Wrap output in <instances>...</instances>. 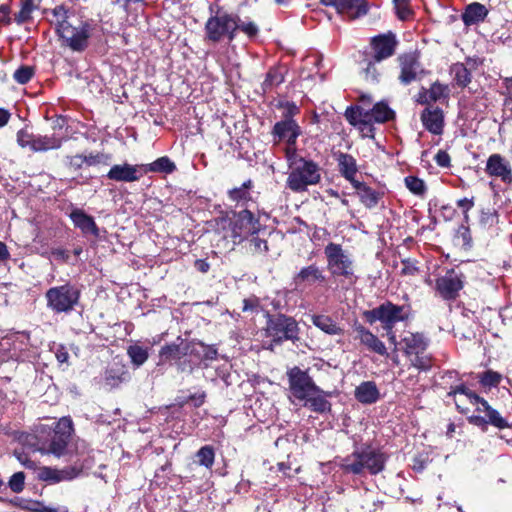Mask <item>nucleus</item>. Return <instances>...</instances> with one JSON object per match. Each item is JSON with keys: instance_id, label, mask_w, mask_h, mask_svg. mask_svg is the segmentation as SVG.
I'll use <instances>...</instances> for the list:
<instances>
[{"instance_id": "9", "label": "nucleus", "mask_w": 512, "mask_h": 512, "mask_svg": "<svg viewBox=\"0 0 512 512\" xmlns=\"http://www.w3.org/2000/svg\"><path fill=\"white\" fill-rule=\"evenodd\" d=\"M80 290L71 283L49 288L45 293L47 307L54 313H69L78 304Z\"/></svg>"}, {"instance_id": "2", "label": "nucleus", "mask_w": 512, "mask_h": 512, "mask_svg": "<svg viewBox=\"0 0 512 512\" xmlns=\"http://www.w3.org/2000/svg\"><path fill=\"white\" fill-rule=\"evenodd\" d=\"M386 463V456L379 449L366 446L354 450L350 455L342 459L341 469L349 474L363 475L369 473L376 475L383 471Z\"/></svg>"}, {"instance_id": "10", "label": "nucleus", "mask_w": 512, "mask_h": 512, "mask_svg": "<svg viewBox=\"0 0 512 512\" xmlns=\"http://www.w3.org/2000/svg\"><path fill=\"white\" fill-rule=\"evenodd\" d=\"M75 455L72 459L67 457V461L71 462L70 466L58 469L59 482L71 481L79 477L85 469H90L93 465L92 450L84 440L75 441Z\"/></svg>"}, {"instance_id": "13", "label": "nucleus", "mask_w": 512, "mask_h": 512, "mask_svg": "<svg viewBox=\"0 0 512 512\" xmlns=\"http://www.w3.org/2000/svg\"><path fill=\"white\" fill-rule=\"evenodd\" d=\"M93 26L88 21H80L79 25L67 29L58 38L62 45L68 47L74 52H83L89 46V38L92 35Z\"/></svg>"}, {"instance_id": "60", "label": "nucleus", "mask_w": 512, "mask_h": 512, "mask_svg": "<svg viewBox=\"0 0 512 512\" xmlns=\"http://www.w3.org/2000/svg\"><path fill=\"white\" fill-rule=\"evenodd\" d=\"M285 156L288 162L289 169H292V166L294 165L292 163L296 162L297 160H306L305 158L297 155L296 144L286 146Z\"/></svg>"}, {"instance_id": "58", "label": "nucleus", "mask_w": 512, "mask_h": 512, "mask_svg": "<svg viewBox=\"0 0 512 512\" xmlns=\"http://www.w3.org/2000/svg\"><path fill=\"white\" fill-rule=\"evenodd\" d=\"M356 127L359 129L363 137H374L373 121L369 118V116L366 119H364L361 123H359Z\"/></svg>"}, {"instance_id": "34", "label": "nucleus", "mask_w": 512, "mask_h": 512, "mask_svg": "<svg viewBox=\"0 0 512 512\" xmlns=\"http://www.w3.org/2000/svg\"><path fill=\"white\" fill-rule=\"evenodd\" d=\"M252 181L249 179L245 181L240 187H235L228 191V198L230 201L236 203L238 206H245L249 201H252L250 189L252 188Z\"/></svg>"}, {"instance_id": "17", "label": "nucleus", "mask_w": 512, "mask_h": 512, "mask_svg": "<svg viewBox=\"0 0 512 512\" xmlns=\"http://www.w3.org/2000/svg\"><path fill=\"white\" fill-rule=\"evenodd\" d=\"M320 2L352 19L359 18L368 12L366 0H320Z\"/></svg>"}, {"instance_id": "30", "label": "nucleus", "mask_w": 512, "mask_h": 512, "mask_svg": "<svg viewBox=\"0 0 512 512\" xmlns=\"http://www.w3.org/2000/svg\"><path fill=\"white\" fill-rule=\"evenodd\" d=\"M487 15L488 9L485 7V5L478 2H473L466 6L461 18L466 26H472L484 21Z\"/></svg>"}, {"instance_id": "5", "label": "nucleus", "mask_w": 512, "mask_h": 512, "mask_svg": "<svg viewBox=\"0 0 512 512\" xmlns=\"http://www.w3.org/2000/svg\"><path fill=\"white\" fill-rule=\"evenodd\" d=\"M217 225L226 231L224 237H231L239 242L260 230L259 219L248 209L233 212L231 218H219Z\"/></svg>"}, {"instance_id": "36", "label": "nucleus", "mask_w": 512, "mask_h": 512, "mask_svg": "<svg viewBox=\"0 0 512 512\" xmlns=\"http://www.w3.org/2000/svg\"><path fill=\"white\" fill-rule=\"evenodd\" d=\"M369 118L375 123H385L395 117V112L385 102L376 103L371 110H367Z\"/></svg>"}, {"instance_id": "59", "label": "nucleus", "mask_w": 512, "mask_h": 512, "mask_svg": "<svg viewBox=\"0 0 512 512\" xmlns=\"http://www.w3.org/2000/svg\"><path fill=\"white\" fill-rule=\"evenodd\" d=\"M401 274L413 276L418 273V267L416 266V261L412 259H403L401 261Z\"/></svg>"}, {"instance_id": "28", "label": "nucleus", "mask_w": 512, "mask_h": 512, "mask_svg": "<svg viewBox=\"0 0 512 512\" xmlns=\"http://www.w3.org/2000/svg\"><path fill=\"white\" fill-rule=\"evenodd\" d=\"M329 396L330 393L325 392L320 388L319 392H313L302 402H304V406L308 407L311 411L324 414L331 411V403L327 400V397Z\"/></svg>"}, {"instance_id": "11", "label": "nucleus", "mask_w": 512, "mask_h": 512, "mask_svg": "<svg viewBox=\"0 0 512 512\" xmlns=\"http://www.w3.org/2000/svg\"><path fill=\"white\" fill-rule=\"evenodd\" d=\"M237 25L233 14L223 13L208 18L205 24L206 37L209 41L217 43L223 38L229 42L235 39Z\"/></svg>"}, {"instance_id": "56", "label": "nucleus", "mask_w": 512, "mask_h": 512, "mask_svg": "<svg viewBox=\"0 0 512 512\" xmlns=\"http://www.w3.org/2000/svg\"><path fill=\"white\" fill-rule=\"evenodd\" d=\"M378 62H376L373 58L367 64V67L364 69L365 79L372 82L377 83L380 78V72L376 66Z\"/></svg>"}, {"instance_id": "33", "label": "nucleus", "mask_w": 512, "mask_h": 512, "mask_svg": "<svg viewBox=\"0 0 512 512\" xmlns=\"http://www.w3.org/2000/svg\"><path fill=\"white\" fill-rule=\"evenodd\" d=\"M352 186L356 189L362 204L367 208H373L378 204L380 200L379 192L360 181L355 182Z\"/></svg>"}, {"instance_id": "57", "label": "nucleus", "mask_w": 512, "mask_h": 512, "mask_svg": "<svg viewBox=\"0 0 512 512\" xmlns=\"http://www.w3.org/2000/svg\"><path fill=\"white\" fill-rule=\"evenodd\" d=\"M25 474L23 472H16L9 480V487L15 493H20L24 489Z\"/></svg>"}, {"instance_id": "6", "label": "nucleus", "mask_w": 512, "mask_h": 512, "mask_svg": "<svg viewBox=\"0 0 512 512\" xmlns=\"http://www.w3.org/2000/svg\"><path fill=\"white\" fill-rule=\"evenodd\" d=\"M286 180V187L295 193L305 192L311 185H316L321 180L320 168L312 160H297Z\"/></svg>"}, {"instance_id": "47", "label": "nucleus", "mask_w": 512, "mask_h": 512, "mask_svg": "<svg viewBox=\"0 0 512 512\" xmlns=\"http://www.w3.org/2000/svg\"><path fill=\"white\" fill-rule=\"evenodd\" d=\"M234 20L236 22V25H237V30H240L241 32H243L244 34H246L249 38H254L257 36L258 32H259V28L258 26L252 22V21H241V19L237 16V15H234Z\"/></svg>"}, {"instance_id": "4", "label": "nucleus", "mask_w": 512, "mask_h": 512, "mask_svg": "<svg viewBox=\"0 0 512 512\" xmlns=\"http://www.w3.org/2000/svg\"><path fill=\"white\" fill-rule=\"evenodd\" d=\"M74 432L72 420L68 417H62L56 423L49 438L43 442V448L48 454L57 458L75 455V442L70 445L72 434Z\"/></svg>"}, {"instance_id": "45", "label": "nucleus", "mask_w": 512, "mask_h": 512, "mask_svg": "<svg viewBox=\"0 0 512 512\" xmlns=\"http://www.w3.org/2000/svg\"><path fill=\"white\" fill-rule=\"evenodd\" d=\"M35 75V67L30 65H21L13 73V79L18 84L28 83Z\"/></svg>"}, {"instance_id": "1", "label": "nucleus", "mask_w": 512, "mask_h": 512, "mask_svg": "<svg viewBox=\"0 0 512 512\" xmlns=\"http://www.w3.org/2000/svg\"><path fill=\"white\" fill-rule=\"evenodd\" d=\"M448 396L454 397V402L461 413H466L468 409L462 407L463 400L461 397H465L469 403L476 407V411L484 413V416L481 415H472L468 418L469 423L481 427L483 430L486 429L488 424L498 428L504 429L507 428L508 422L499 414L498 411L493 409L488 402L477 395L475 392L470 390L464 384L457 385L451 388V391L448 393Z\"/></svg>"}, {"instance_id": "53", "label": "nucleus", "mask_w": 512, "mask_h": 512, "mask_svg": "<svg viewBox=\"0 0 512 512\" xmlns=\"http://www.w3.org/2000/svg\"><path fill=\"white\" fill-rule=\"evenodd\" d=\"M501 379V374L492 370L484 372L479 377V381L484 387H496L500 383Z\"/></svg>"}, {"instance_id": "42", "label": "nucleus", "mask_w": 512, "mask_h": 512, "mask_svg": "<svg viewBox=\"0 0 512 512\" xmlns=\"http://www.w3.org/2000/svg\"><path fill=\"white\" fill-rule=\"evenodd\" d=\"M344 115L347 121L355 127L368 117L367 110L360 106L347 107Z\"/></svg>"}, {"instance_id": "38", "label": "nucleus", "mask_w": 512, "mask_h": 512, "mask_svg": "<svg viewBox=\"0 0 512 512\" xmlns=\"http://www.w3.org/2000/svg\"><path fill=\"white\" fill-rule=\"evenodd\" d=\"M83 154L85 157L86 167L109 166L113 160L112 155L105 151H90Z\"/></svg>"}, {"instance_id": "37", "label": "nucleus", "mask_w": 512, "mask_h": 512, "mask_svg": "<svg viewBox=\"0 0 512 512\" xmlns=\"http://www.w3.org/2000/svg\"><path fill=\"white\" fill-rule=\"evenodd\" d=\"M312 323L321 331L328 335H342L343 329L339 327L336 322L327 315H313Z\"/></svg>"}, {"instance_id": "29", "label": "nucleus", "mask_w": 512, "mask_h": 512, "mask_svg": "<svg viewBox=\"0 0 512 512\" xmlns=\"http://www.w3.org/2000/svg\"><path fill=\"white\" fill-rule=\"evenodd\" d=\"M403 352L407 357H412L413 354L424 353L428 346L427 339L420 333H411L405 336L402 341Z\"/></svg>"}, {"instance_id": "8", "label": "nucleus", "mask_w": 512, "mask_h": 512, "mask_svg": "<svg viewBox=\"0 0 512 512\" xmlns=\"http://www.w3.org/2000/svg\"><path fill=\"white\" fill-rule=\"evenodd\" d=\"M410 316V306L396 305L386 301L378 307L363 312V317L369 324L379 321L383 329H394L398 322L405 321Z\"/></svg>"}, {"instance_id": "52", "label": "nucleus", "mask_w": 512, "mask_h": 512, "mask_svg": "<svg viewBox=\"0 0 512 512\" xmlns=\"http://www.w3.org/2000/svg\"><path fill=\"white\" fill-rule=\"evenodd\" d=\"M498 222V214L495 209L482 210L479 223L483 228L493 227Z\"/></svg>"}, {"instance_id": "55", "label": "nucleus", "mask_w": 512, "mask_h": 512, "mask_svg": "<svg viewBox=\"0 0 512 512\" xmlns=\"http://www.w3.org/2000/svg\"><path fill=\"white\" fill-rule=\"evenodd\" d=\"M35 134L29 132L28 129L22 128L17 132V143L22 148L29 147L32 149Z\"/></svg>"}, {"instance_id": "31", "label": "nucleus", "mask_w": 512, "mask_h": 512, "mask_svg": "<svg viewBox=\"0 0 512 512\" xmlns=\"http://www.w3.org/2000/svg\"><path fill=\"white\" fill-rule=\"evenodd\" d=\"M288 69L284 65H276L271 67L265 77V80L262 83V89L264 92H268L273 88L282 84L285 80V75L287 74Z\"/></svg>"}, {"instance_id": "44", "label": "nucleus", "mask_w": 512, "mask_h": 512, "mask_svg": "<svg viewBox=\"0 0 512 512\" xmlns=\"http://www.w3.org/2000/svg\"><path fill=\"white\" fill-rule=\"evenodd\" d=\"M149 357V349L139 345H130V360L134 366H141Z\"/></svg>"}, {"instance_id": "43", "label": "nucleus", "mask_w": 512, "mask_h": 512, "mask_svg": "<svg viewBox=\"0 0 512 512\" xmlns=\"http://www.w3.org/2000/svg\"><path fill=\"white\" fill-rule=\"evenodd\" d=\"M407 189L416 196L424 197L427 191L425 182L415 176H407L404 179Z\"/></svg>"}, {"instance_id": "18", "label": "nucleus", "mask_w": 512, "mask_h": 512, "mask_svg": "<svg viewBox=\"0 0 512 512\" xmlns=\"http://www.w3.org/2000/svg\"><path fill=\"white\" fill-rule=\"evenodd\" d=\"M400 65L399 81L403 85H408L420 78L424 72L416 54L407 53L399 56Z\"/></svg>"}, {"instance_id": "41", "label": "nucleus", "mask_w": 512, "mask_h": 512, "mask_svg": "<svg viewBox=\"0 0 512 512\" xmlns=\"http://www.w3.org/2000/svg\"><path fill=\"white\" fill-rule=\"evenodd\" d=\"M198 464L211 469L215 461V451L210 445L201 447L196 453Z\"/></svg>"}, {"instance_id": "46", "label": "nucleus", "mask_w": 512, "mask_h": 512, "mask_svg": "<svg viewBox=\"0 0 512 512\" xmlns=\"http://www.w3.org/2000/svg\"><path fill=\"white\" fill-rule=\"evenodd\" d=\"M174 169L175 164L168 157H160L148 165V170L153 172L171 173Z\"/></svg>"}, {"instance_id": "48", "label": "nucleus", "mask_w": 512, "mask_h": 512, "mask_svg": "<svg viewBox=\"0 0 512 512\" xmlns=\"http://www.w3.org/2000/svg\"><path fill=\"white\" fill-rule=\"evenodd\" d=\"M107 177L115 181H128V163L112 166L107 173Z\"/></svg>"}, {"instance_id": "63", "label": "nucleus", "mask_w": 512, "mask_h": 512, "mask_svg": "<svg viewBox=\"0 0 512 512\" xmlns=\"http://www.w3.org/2000/svg\"><path fill=\"white\" fill-rule=\"evenodd\" d=\"M435 162L438 166L447 168L450 166L451 158L449 154L444 150H439L434 157Z\"/></svg>"}, {"instance_id": "50", "label": "nucleus", "mask_w": 512, "mask_h": 512, "mask_svg": "<svg viewBox=\"0 0 512 512\" xmlns=\"http://www.w3.org/2000/svg\"><path fill=\"white\" fill-rule=\"evenodd\" d=\"M65 166L72 171H79L86 167L83 153L68 155L65 157Z\"/></svg>"}, {"instance_id": "19", "label": "nucleus", "mask_w": 512, "mask_h": 512, "mask_svg": "<svg viewBox=\"0 0 512 512\" xmlns=\"http://www.w3.org/2000/svg\"><path fill=\"white\" fill-rule=\"evenodd\" d=\"M302 134L301 127L294 119H283L274 124L272 135L276 142L285 141L286 145L296 144L297 138Z\"/></svg>"}, {"instance_id": "51", "label": "nucleus", "mask_w": 512, "mask_h": 512, "mask_svg": "<svg viewBox=\"0 0 512 512\" xmlns=\"http://www.w3.org/2000/svg\"><path fill=\"white\" fill-rule=\"evenodd\" d=\"M426 91L428 93L429 99L433 102L441 100L442 98H446L448 95L447 86L438 82L433 83L431 87Z\"/></svg>"}, {"instance_id": "20", "label": "nucleus", "mask_w": 512, "mask_h": 512, "mask_svg": "<svg viewBox=\"0 0 512 512\" xmlns=\"http://www.w3.org/2000/svg\"><path fill=\"white\" fill-rule=\"evenodd\" d=\"M43 13L47 15V21L58 37L71 27L69 19L73 12L66 5L61 4L52 9H45Z\"/></svg>"}, {"instance_id": "62", "label": "nucleus", "mask_w": 512, "mask_h": 512, "mask_svg": "<svg viewBox=\"0 0 512 512\" xmlns=\"http://www.w3.org/2000/svg\"><path fill=\"white\" fill-rule=\"evenodd\" d=\"M10 13H11L10 4L6 3V4L0 5V24L1 25L8 26L11 24L12 19L10 17Z\"/></svg>"}, {"instance_id": "54", "label": "nucleus", "mask_w": 512, "mask_h": 512, "mask_svg": "<svg viewBox=\"0 0 512 512\" xmlns=\"http://www.w3.org/2000/svg\"><path fill=\"white\" fill-rule=\"evenodd\" d=\"M408 358L411 365L417 369L427 371L431 367V359L425 354V352L421 354H413L412 357Z\"/></svg>"}, {"instance_id": "61", "label": "nucleus", "mask_w": 512, "mask_h": 512, "mask_svg": "<svg viewBox=\"0 0 512 512\" xmlns=\"http://www.w3.org/2000/svg\"><path fill=\"white\" fill-rule=\"evenodd\" d=\"M394 5L399 19L407 20L412 16V10L409 8L408 3H394Z\"/></svg>"}, {"instance_id": "3", "label": "nucleus", "mask_w": 512, "mask_h": 512, "mask_svg": "<svg viewBox=\"0 0 512 512\" xmlns=\"http://www.w3.org/2000/svg\"><path fill=\"white\" fill-rule=\"evenodd\" d=\"M324 255L327 270L333 278H342L351 284L356 282L354 260L351 254L343 249L342 245L329 242L324 247Z\"/></svg>"}, {"instance_id": "16", "label": "nucleus", "mask_w": 512, "mask_h": 512, "mask_svg": "<svg viewBox=\"0 0 512 512\" xmlns=\"http://www.w3.org/2000/svg\"><path fill=\"white\" fill-rule=\"evenodd\" d=\"M371 48L373 50V59L381 62L394 55L398 41L396 35L391 31L374 36L371 39Z\"/></svg>"}, {"instance_id": "64", "label": "nucleus", "mask_w": 512, "mask_h": 512, "mask_svg": "<svg viewBox=\"0 0 512 512\" xmlns=\"http://www.w3.org/2000/svg\"><path fill=\"white\" fill-rule=\"evenodd\" d=\"M457 206L463 210L465 220H468V211L474 206V198H462L457 201Z\"/></svg>"}, {"instance_id": "39", "label": "nucleus", "mask_w": 512, "mask_h": 512, "mask_svg": "<svg viewBox=\"0 0 512 512\" xmlns=\"http://www.w3.org/2000/svg\"><path fill=\"white\" fill-rule=\"evenodd\" d=\"M37 9L33 0H20V10L14 16V21L18 25L30 22L32 20V13Z\"/></svg>"}, {"instance_id": "32", "label": "nucleus", "mask_w": 512, "mask_h": 512, "mask_svg": "<svg viewBox=\"0 0 512 512\" xmlns=\"http://www.w3.org/2000/svg\"><path fill=\"white\" fill-rule=\"evenodd\" d=\"M203 351V342L191 341L186 343V371L191 373L195 367H198L202 362H204Z\"/></svg>"}, {"instance_id": "24", "label": "nucleus", "mask_w": 512, "mask_h": 512, "mask_svg": "<svg viewBox=\"0 0 512 512\" xmlns=\"http://www.w3.org/2000/svg\"><path fill=\"white\" fill-rule=\"evenodd\" d=\"M421 121L427 131L441 135L444 128L443 110L436 106H428L421 113Z\"/></svg>"}, {"instance_id": "40", "label": "nucleus", "mask_w": 512, "mask_h": 512, "mask_svg": "<svg viewBox=\"0 0 512 512\" xmlns=\"http://www.w3.org/2000/svg\"><path fill=\"white\" fill-rule=\"evenodd\" d=\"M451 74L456 84L460 87H466L471 82V72L463 63H455L451 66Z\"/></svg>"}, {"instance_id": "21", "label": "nucleus", "mask_w": 512, "mask_h": 512, "mask_svg": "<svg viewBox=\"0 0 512 512\" xmlns=\"http://www.w3.org/2000/svg\"><path fill=\"white\" fill-rule=\"evenodd\" d=\"M71 207L72 209L68 216L74 227L79 229L84 236L92 235L95 238L99 237V228L95 219L83 209L74 207L72 204Z\"/></svg>"}, {"instance_id": "23", "label": "nucleus", "mask_w": 512, "mask_h": 512, "mask_svg": "<svg viewBox=\"0 0 512 512\" xmlns=\"http://www.w3.org/2000/svg\"><path fill=\"white\" fill-rule=\"evenodd\" d=\"M486 173L491 177L500 178L504 183H512L510 163L500 154H492L486 162Z\"/></svg>"}, {"instance_id": "49", "label": "nucleus", "mask_w": 512, "mask_h": 512, "mask_svg": "<svg viewBox=\"0 0 512 512\" xmlns=\"http://www.w3.org/2000/svg\"><path fill=\"white\" fill-rule=\"evenodd\" d=\"M38 478L41 481L47 482L49 484L59 483L60 479L58 477V469L49 466H43L39 469Z\"/></svg>"}, {"instance_id": "7", "label": "nucleus", "mask_w": 512, "mask_h": 512, "mask_svg": "<svg viewBox=\"0 0 512 512\" xmlns=\"http://www.w3.org/2000/svg\"><path fill=\"white\" fill-rule=\"evenodd\" d=\"M265 333L275 344H282L285 341L295 343L300 339L298 322L293 317L282 313L266 314Z\"/></svg>"}, {"instance_id": "12", "label": "nucleus", "mask_w": 512, "mask_h": 512, "mask_svg": "<svg viewBox=\"0 0 512 512\" xmlns=\"http://www.w3.org/2000/svg\"><path fill=\"white\" fill-rule=\"evenodd\" d=\"M289 391L295 399L303 401L313 392H319L320 387L316 385L307 370L294 366L287 371Z\"/></svg>"}, {"instance_id": "25", "label": "nucleus", "mask_w": 512, "mask_h": 512, "mask_svg": "<svg viewBox=\"0 0 512 512\" xmlns=\"http://www.w3.org/2000/svg\"><path fill=\"white\" fill-rule=\"evenodd\" d=\"M186 343L183 344H167L163 346L159 352V356L162 361L176 360L177 367L180 371L184 372L187 370V359H186Z\"/></svg>"}, {"instance_id": "15", "label": "nucleus", "mask_w": 512, "mask_h": 512, "mask_svg": "<svg viewBox=\"0 0 512 512\" xmlns=\"http://www.w3.org/2000/svg\"><path fill=\"white\" fill-rule=\"evenodd\" d=\"M325 282L326 275L317 264L302 267L293 277L294 287L298 291H304L308 287L322 285Z\"/></svg>"}, {"instance_id": "35", "label": "nucleus", "mask_w": 512, "mask_h": 512, "mask_svg": "<svg viewBox=\"0 0 512 512\" xmlns=\"http://www.w3.org/2000/svg\"><path fill=\"white\" fill-rule=\"evenodd\" d=\"M63 139L58 138L54 135H35L33 141L32 151L33 152H45L48 150H56L62 146Z\"/></svg>"}, {"instance_id": "14", "label": "nucleus", "mask_w": 512, "mask_h": 512, "mask_svg": "<svg viewBox=\"0 0 512 512\" xmlns=\"http://www.w3.org/2000/svg\"><path fill=\"white\" fill-rule=\"evenodd\" d=\"M465 276L462 272L450 269L436 279L435 289L444 300H454L464 287Z\"/></svg>"}, {"instance_id": "26", "label": "nucleus", "mask_w": 512, "mask_h": 512, "mask_svg": "<svg viewBox=\"0 0 512 512\" xmlns=\"http://www.w3.org/2000/svg\"><path fill=\"white\" fill-rule=\"evenodd\" d=\"M336 161L341 175L352 184L357 182L355 176L358 172L356 159L347 153L339 152L336 154Z\"/></svg>"}, {"instance_id": "22", "label": "nucleus", "mask_w": 512, "mask_h": 512, "mask_svg": "<svg viewBox=\"0 0 512 512\" xmlns=\"http://www.w3.org/2000/svg\"><path fill=\"white\" fill-rule=\"evenodd\" d=\"M353 329L356 333L355 339L358 340L369 351L377 353L381 356H388L385 344L369 329L359 323H355Z\"/></svg>"}, {"instance_id": "27", "label": "nucleus", "mask_w": 512, "mask_h": 512, "mask_svg": "<svg viewBox=\"0 0 512 512\" xmlns=\"http://www.w3.org/2000/svg\"><path fill=\"white\" fill-rule=\"evenodd\" d=\"M354 396L362 404L376 403L380 398V392L374 381L360 383L354 392Z\"/></svg>"}]
</instances>
